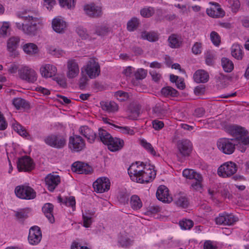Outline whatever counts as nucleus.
<instances>
[{
  "label": "nucleus",
  "mask_w": 249,
  "mask_h": 249,
  "mask_svg": "<svg viewBox=\"0 0 249 249\" xmlns=\"http://www.w3.org/2000/svg\"><path fill=\"white\" fill-rule=\"evenodd\" d=\"M18 17L25 21L30 23V25L25 24V27L23 29L24 33L29 35H35L37 29V25L42 24V18L38 12H35L34 16H21L19 15Z\"/></svg>",
  "instance_id": "1"
},
{
  "label": "nucleus",
  "mask_w": 249,
  "mask_h": 249,
  "mask_svg": "<svg viewBox=\"0 0 249 249\" xmlns=\"http://www.w3.org/2000/svg\"><path fill=\"white\" fill-rule=\"evenodd\" d=\"M236 144V140L225 138L219 139L217 142L218 149L223 153L228 155L234 152Z\"/></svg>",
  "instance_id": "2"
},
{
  "label": "nucleus",
  "mask_w": 249,
  "mask_h": 249,
  "mask_svg": "<svg viewBox=\"0 0 249 249\" xmlns=\"http://www.w3.org/2000/svg\"><path fill=\"white\" fill-rule=\"evenodd\" d=\"M68 147L72 153L79 152L85 148V141L80 136L74 134L69 137Z\"/></svg>",
  "instance_id": "3"
},
{
  "label": "nucleus",
  "mask_w": 249,
  "mask_h": 249,
  "mask_svg": "<svg viewBox=\"0 0 249 249\" xmlns=\"http://www.w3.org/2000/svg\"><path fill=\"white\" fill-rule=\"evenodd\" d=\"M156 175V172L153 166L145 165L136 182L140 183L149 182L154 179Z\"/></svg>",
  "instance_id": "4"
},
{
  "label": "nucleus",
  "mask_w": 249,
  "mask_h": 249,
  "mask_svg": "<svg viewBox=\"0 0 249 249\" xmlns=\"http://www.w3.org/2000/svg\"><path fill=\"white\" fill-rule=\"evenodd\" d=\"M44 142L47 145L57 149L63 148L66 145V138L61 135L48 136L45 138Z\"/></svg>",
  "instance_id": "5"
},
{
  "label": "nucleus",
  "mask_w": 249,
  "mask_h": 249,
  "mask_svg": "<svg viewBox=\"0 0 249 249\" xmlns=\"http://www.w3.org/2000/svg\"><path fill=\"white\" fill-rule=\"evenodd\" d=\"M15 193L18 197L24 199H34L36 196L35 191L29 186H18L15 189Z\"/></svg>",
  "instance_id": "6"
},
{
  "label": "nucleus",
  "mask_w": 249,
  "mask_h": 249,
  "mask_svg": "<svg viewBox=\"0 0 249 249\" xmlns=\"http://www.w3.org/2000/svg\"><path fill=\"white\" fill-rule=\"evenodd\" d=\"M85 71L89 77L95 78L100 73V67L95 58H90L85 67Z\"/></svg>",
  "instance_id": "7"
},
{
  "label": "nucleus",
  "mask_w": 249,
  "mask_h": 249,
  "mask_svg": "<svg viewBox=\"0 0 249 249\" xmlns=\"http://www.w3.org/2000/svg\"><path fill=\"white\" fill-rule=\"evenodd\" d=\"M19 77L29 83H34L37 80V74L32 69L24 66L18 70Z\"/></svg>",
  "instance_id": "8"
},
{
  "label": "nucleus",
  "mask_w": 249,
  "mask_h": 249,
  "mask_svg": "<svg viewBox=\"0 0 249 249\" xmlns=\"http://www.w3.org/2000/svg\"><path fill=\"white\" fill-rule=\"evenodd\" d=\"M237 170V165L231 161L227 162L221 165L218 169V174L223 178L230 177Z\"/></svg>",
  "instance_id": "9"
},
{
  "label": "nucleus",
  "mask_w": 249,
  "mask_h": 249,
  "mask_svg": "<svg viewBox=\"0 0 249 249\" xmlns=\"http://www.w3.org/2000/svg\"><path fill=\"white\" fill-rule=\"evenodd\" d=\"M17 168L19 172H29L34 168L32 159L29 156H24L18 159Z\"/></svg>",
  "instance_id": "10"
},
{
  "label": "nucleus",
  "mask_w": 249,
  "mask_h": 249,
  "mask_svg": "<svg viewBox=\"0 0 249 249\" xmlns=\"http://www.w3.org/2000/svg\"><path fill=\"white\" fill-rule=\"evenodd\" d=\"M178 152L177 156L186 157L191 153L192 150V144L191 142L187 139H183L178 141L177 143Z\"/></svg>",
  "instance_id": "11"
},
{
  "label": "nucleus",
  "mask_w": 249,
  "mask_h": 249,
  "mask_svg": "<svg viewBox=\"0 0 249 249\" xmlns=\"http://www.w3.org/2000/svg\"><path fill=\"white\" fill-rule=\"evenodd\" d=\"M229 133L236 140H237L249 137L248 136V131L244 127L237 125H231L228 127Z\"/></svg>",
  "instance_id": "12"
},
{
  "label": "nucleus",
  "mask_w": 249,
  "mask_h": 249,
  "mask_svg": "<svg viewBox=\"0 0 249 249\" xmlns=\"http://www.w3.org/2000/svg\"><path fill=\"white\" fill-rule=\"evenodd\" d=\"M110 182L109 179L106 177L98 178L93 183V187L97 193H102L109 190Z\"/></svg>",
  "instance_id": "13"
},
{
  "label": "nucleus",
  "mask_w": 249,
  "mask_h": 249,
  "mask_svg": "<svg viewBox=\"0 0 249 249\" xmlns=\"http://www.w3.org/2000/svg\"><path fill=\"white\" fill-rule=\"evenodd\" d=\"M42 238V233L40 229L37 226L32 227L29 230L28 241L32 245L38 244Z\"/></svg>",
  "instance_id": "14"
},
{
  "label": "nucleus",
  "mask_w": 249,
  "mask_h": 249,
  "mask_svg": "<svg viewBox=\"0 0 249 249\" xmlns=\"http://www.w3.org/2000/svg\"><path fill=\"white\" fill-rule=\"evenodd\" d=\"M210 4L213 6L207 9L206 13L209 16L213 18H220L225 16V12L218 3L211 2Z\"/></svg>",
  "instance_id": "15"
},
{
  "label": "nucleus",
  "mask_w": 249,
  "mask_h": 249,
  "mask_svg": "<svg viewBox=\"0 0 249 249\" xmlns=\"http://www.w3.org/2000/svg\"><path fill=\"white\" fill-rule=\"evenodd\" d=\"M71 170L78 174H89L92 171V168L87 163L80 161L74 162L71 165Z\"/></svg>",
  "instance_id": "16"
},
{
  "label": "nucleus",
  "mask_w": 249,
  "mask_h": 249,
  "mask_svg": "<svg viewBox=\"0 0 249 249\" xmlns=\"http://www.w3.org/2000/svg\"><path fill=\"white\" fill-rule=\"evenodd\" d=\"M84 11L87 15L92 18H100L103 14L101 7L94 4L86 5Z\"/></svg>",
  "instance_id": "17"
},
{
  "label": "nucleus",
  "mask_w": 249,
  "mask_h": 249,
  "mask_svg": "<svg viewBox=\"0 0 249 249\" xmlns=\"http://www.w3.org/2000/svg\"><path fill=\"white\" fill-rule=\"evenodd\" d=\"M215 221L217 224L231 225L237 221V219L232 214L225 213L219 214Z\"/></svg>",
  "instance_id": "18"
},
{
  "label": "nucleus",
  "mask_w": 249,
  "mask_h": 249,
  "mask_svg": "<svg viewBox=\"0 0 249 249\" xmlns=\"http://www.w3.org/2000/svg\"><path fill=\"white\" fill-rule=\"evenodd\" d=\"M157 198L162 202L169 203L172 201V198L169 194L168 189L164 185L159 187L157 193Z\"/></svg>",
  "instance_id": "19"
},
{
  "label": "nucleus",
  "mask_w": 249,
  "mask_h": 249,
  "mask_svg": "<svg viewBox=\"0 0 249 249\" xmlns=\"http://www.w3.org/2000/svg\"><path fill=\"white\" fill-rule=\"evenodd\" d=\"M45 180L48 189L51 192H53L60 182V178L57 175L49 174Z\"/></svg>",
  "instance_id": "20"
},
{
  "label": "nucleus",
  "mask_w": 249,
  "mask_h": 249,
  "mask_svg": "<svg viewBox=\"0 0 249 249\" xmlns=\"http://www.w3.org/2000/svg\"><path fill=\"white\" fill-rule=\"evenodd\" d=\"M67 68V75L69 78H73L78 75L79 72V69L78 65L75 60L70 59L68 60Z\"/></svg>",
  "instance_id": "21"
},
{
  "label": "nucleus",
  "mask_w": 249,
  "mask_h": 249,
  "mask_svg": "<svg viewBox=\"0 0 249 249\" xmlns=\"http://www.w3.org/2000/svg\"><path fill=\"white\" fill-rule=\"evenodd\" d=\"M20 41V38L18 36L10 37L7 41V46L8 51L11 53V55L15 57L18 53L17 52Z\"/></svg>",
  "instance_id": "22"
},
{
  "label": "nucleus",
  "mask_w": 249,
  "mask_h": 249,
  "mask_svg": "<svg viewBox=\"0 0 249 249\" xmlns=\"http://www.w3.org/2000/svg\"><path fill=\"white\" fill-rule=\"evenodd\" d=\"M59 3L62 7L71 8L74 6L75 0H59ZM55 3V0H44V5L48 10H51Z\"/></svg>",
  "instance_id": "23"
},
{
  "label": "nucleus",
  "mask_w": 249,
  "mask_h": 249,
  "mask_svg": "<svg viewBox=\"0 0 249 249\" xmlns=\"http://www.w3.org/2000/svg\"><path fill=\"white\" fill-rule=\"evenodd\" d=\"M138 162H136L135 163H132L128 169V174L133 181H137V179L138 176H139L142 170L141 169V166H142V164L143 163H142L141 165H138Z\"/></svg>",
  "instance_id": "24"
},
{
  "label": "nucleus",
  "mask_w": 249,
  "mask_h": 249,
  "mask_svg": "<svg viewBox=\"0 0 249 249\" xmlns=\"http://www.w3.org/2000/svg\"><path fill=\"white\" fill-rule=\"evenodd\" d=\"M168 106L165 103H157L153 107L152 111L157 117L161 118L168 113Z\"/></svg>",
  "instance_id": "25"
},
{
  "label": "nucleus",
  "mask_w": 249,
  "mask_h": 249,
  "mask_svg": "<svg viewBox=\"0 0 249 249\" xmlns=\"http://www.w3.org/2000/svg\"><path fill=\"white\" fill-rule=\"evenodd\" d=\"M81 134L87 139L90 143H93L97 139V134L87 126H82L79 129Z\"/></svg>",
  "instance_id": "26"
},
{
  "label": "nucleus",
  "mask_w": 249,
  "mask_h": 249,
  "mask_svg": "<svg viewBox=\"0 0 249 249\" xmlns=\"http://www.w3.org/2000/svg\"><path fill=\"white\" fill-rule=\"evenodd\" d=\"M40 71L41 75L45 78L52 77L57 72L56 68L51 64H45L41 67Z\"/></svg>",
  "instance_id": "27"
},
{
  "label": "nucleus",
  "mask_w": 249,
  "mask_h": 249,
  "mask_svg": "<svg viewBox=\"0 0 249 249\" xmlns=\"http://www.w3.org/2000/svg\"><path fill=\"white\" fill-rule=\"evenodd\" d=\"M108 149L112 152L118 151L121 149L124 145V142L122 139L118 138H113L110 140L107 144Z\"/></svg>",
  "instance_id": "28"
},
{
  "label": "nucleus",
  "mask_w": 249,
  "mask_h": 249,
  "mask_svg": "<svg viewBox=\"0 0 249 249\" xmlns=\"http://www.w3.org/2000/svg\"><path fill=\"white\" fill-rule=\"evenodd\" d=\"M53 30L58 33H63L67 27L66 22L60 18H56L52 20Z\"/></svg>",
  "instance_id": "29"
},
{
  "label": "nucleus",
  "mask_w": 249,
  "mask_h": 249,
  "mask_svg": "<svg viewBox=\"0 0 249 249\" xmlns=\"http://www.w3.org/2000/svg\"><path fill=\"white\" fill-rule=\"evenodd\" d=\"M209 78V75L207 72L203 70L196 71L194 74V79L197 83H206Z\"/></svg>",
  "instance_id": "30"
},
{
  "label": "nucleus",
  "mask_w": 249,
  "mask_h": 249,
  "mask_svg": "<svg viewBox=\"0 0 249 249\" xmlns=\"http://www.w3.org/2000/svg\"><path fill=\"white\" fill-rule=\"evenodd\" d=\"M100 105L102 109L107 112H114L118 110V106L114 101H101Z\"/></svg>",
  "instance_id": "31"
},
{
  "label": "nucleus",
  "mask_w": 249,
  "mask_h": 249,
  "mask_svg": "<svg viewBox=\"0 0 249 249\" xmlns=\"http://www.w3.org/2000/svg\"><path fill=\"white\" fill-rule=\"evenodd\" d=\"M42 210L49 221L51 223H53L54 222V218L53 214V205L50 203H46L43 206Z\"/></svg>",
  "instance_id": "32"
},
{
  "label": "nucleus",
  "mask_w": 249,
  "mask_h": 249,
  "mask_svg": "<svg viewBox=\"0 0 249 249\" xmlns=\"http://www.w3.org/2000/svg\"><path fill=\"white\" fill-rule=\"evenodd\" d=\"M112 138L111 135L106 130L101 128L98 129V134L97 136V140L102 142L104 144L107 145Z\"/></svg>",
  "instance_id": "33"
},
{
  "label": "nucleus",
  "mask_w": 249,
  "mask_h": 249,
  "mask_svg": "<svg viewBox=\"0 0 249 249\" xmlns=\"http://www.w3.org/2000/svg\"><path fill=\"white\" fill-rule=\"evenodd\" d=\"M13 105L17 109H28L30 107L29 103L21 98H15L13 100Z\"/></svg>",
  "instance_id": "34"
},
{
  "label": "nucleus",
  "mask_w": 249,
  "mask_h": 249,
  "mask_svg": "<svg viewBox=\"0 0 249 249\" xmlns=\"http://www.w3.org/2000/svg\"><path fill=\"white\" fill-rule=\"evenodd\" d=\"M169 46L172 48H178L180 47L182 41L180 37L176 34H172L168 39Z\"/></svg>",
  "instance_id": "35"
},
{
  "label": "nucleus",
  "mask_w": 249,
  "mask_h": 249,
  "mask_svg": "<svg viewBox=\"0 0 249 249\" xmlns=\"http://www.w3.org/2000/svg\"><path fill=\"white\" fill-rule=\"evenodd\" d=\"M22 48L24 52L29 55L35 54L38 52L37 45L33 43H25Z\"/></svg>",
  "instance_id": "36"
},
{
  "label": "nucleus",
  "mask_w": 249,
  "mask_h": 249,
  "mask_svg": "<svg viewBox=\"0 0 249 249\" xmlns=\"http://www.w3.org/2000/svg\"><path fill=\"white\" fill-rule=\"evenodd\" d=\"M161 94L165 97H177L178 95V91L170 86L163 87L160 90Z\"/></svg>",
  "instance_id": "37"
},
{
  "label": "nucleus",
  "mask_w": 249,
  "mask_h": 249,
  "mask_svg": "<svg viewBox=\"0 0 249 249\" xmlns=\"http://www.w3.org/2000/svg\"><path fill=\"white\" fill-rule=\"evenodd\" d=\"M141 37L150 42H155L159 39V35L155 32L144 31L141 34Z\"/></svg>",
  "instance_id": "38"
},
{
  "label": "nucleus",
  "mask_w": 249,
  "mask_h": 249,
  "mask_svg": "<svg viewBox=\"0 0 249 249\" xmlns=\"http://www.w3.org/2000/svg\"><path fill=\"white\" fill-rule=\"evenodd\" d=\"M183 176L190 179H201V174L193 169H185L183 171Z\"/></svg>",
  "instance_id": "39"
},
{
  "label": "nucleus",
  "mask_w": 249,
  "mask_h": 249,
  "mask_svg": "<svg viewBox=\"0 0 249 249\" xmlns=\"http://www.w3.org/2000/svg\"><path fill=\"white\" fill-rule=\"evenodd\" d=\"M231 54L236 59H242L243 55L241 46L237 44H233L231 48Z\"/></svg>",
  "instance_id": "40"
},
{
  "label": "nucleus",
  "mask_w": 249,
  "mask_h": 249,
  "mask_svg": "<svg viewBox=\"0 0 249 249\" xmlns=\"http://www.w3.org/2000/svg\"><path fill=\"white\" fill-rule=\"evenodd\" d=\"M57 199L59 203H62L66 206L71 207L73 209L75 207V199L74 196H71L63 198L59 196H58Z\"/></svg>",
  "instance_id": "41"
},
{
  "label": "nucleus",
  "mask_w": 249,
  "mask_h": 249,
  "mask_svg": "<svg viewBox=\"0 0 249 249\" xmlns=\"http://www.w3.org/2000/svg\"><path fill=\"white\" fill-rule=\"evenodd\" d=\"M221 62L222 68L225 72H231L233 70V63L230 59L223 57Z\"/></svg>",
  "instance_id": "42"
},
{
  "label": "nucleus",
  "mask_w": 249,
  "mask_h": 249,
  "mask_svg": "<svg viewBox=\"0 0 249 249\" xmlns=\"http://www.w3.org/2000/svg\"><path fill=\"white\" fill-rule=\"evenodd\" d=\"M118 243L121 247L127 248L132 245L133 242L126 234H122L119 238Z\"/></svg>",
  "instance_id": "43"
},
{
  "label": "nucleus",
  "mask_w": 249,
  "mask_h": 249,
  "mask_svg": "<svg viewBox=\"0 0 249 249\" xmlns=\"http://www.w3.org/2000/svg\"><path fill=\"white\" fill-rule=\"evenodd\" d=\"M130 205L133 210H137L142 207V203L138 196L133 195L130 198Z\"/></svg>",
  "instance_id": "44"
},
{
  "label": "nucleus",
  "mask_w": 249,
  "mask_h": 249,
  "mask_svg": "<svg viewBox=\"0 0 249 249\" xmlns=\"http://www.w3.org/2000/svg\"><path fill=\"white\" fill-rule=\"evenodd\" d=\"M249 144V137L237 140L236 145L242 152H244Z\"/></svg>",
  "instance_id": "45"
},
{
  "label": "nucleus",
  "mask_w": 249,
  "mask_h": 249,
  "mask_svg": "<svg viewBox=\"0 0 249 249\" xmlns=\"http://www.w3.org/2000/svg\"><path fill=\"white\" fill-rule=\"evenodd\" d=\"M109 32V28L105 25H100L95 26V33L98 36H106L108 33Z\"/></svg>",
  "instance_id": "46"
},
{
  "label": "nucleus",
  "mask_w": 249,
  "mask_h": 249,
  "mask_svg": "<svg viewBox=\"0 0 249 249\" xmlns=\"http://www.w3.org/2000/svg\"><path fill=\"white\" fill-rule=\"evenodd\" d=\"M140 23L139 20L136 18H133L129 20L127 24V30L129 31H133L138 26Z\"/></svg>",
  "instance_id": "47"
},
{
  "label": "nucleus",
  "mask_w": 249,
  "mask_h": 249,
  "mask_svg": "<svg viewBox=\"0 0 249 249\" xmlns=\"http://www.w3.org/2000/svg\"><path fill=\"white\" fill-rule=\"evenodd\" d=\"M205 63L207 65L213 66L214 64V54L211 51H207L205 53Z\"/></svg>",
  "instance_id": "48"
},
{
  "label": "nucleus",
  "mask_w": 249,
  "mask_h": 249,
  "mask_svg": "<svg viewBox=\"0 0 249 249\" xmlns=\"http://www.w3.org/2000/svg\"><path fill=\"white\" fill-rule=\"evenodd\" d=\"M15 216L17 220L21 223L28 217V212L24 209L15 212Z\"/></svg>",
  "instance_id": "49"
},
{
  "label": "nucleus",
  "mask_w": 249,
  "mask_h": 249,
  "mask_svg": "<svg viewBox=\"0 0 249 249\" xmlns=\"http://www.w3.org/2000/svg\"><path fill=\"white\" fill-rule=\"evenodd\" d=\"M141 107L139 105H135L132 107L130 109V112L131 115L129 116V118L130 119H136L140 114Z\"/></svg>",
  "instance_id": "50"
},
{
  "label": "nucleus",
  "mask_w": 249,
  "mask_h": 249,
  "mask_svg": "<svg viewBox=\"0 0 249 249\" xmlns=\"http://www.w3.org/2000/svg\"><path fill=\"white\" fill-rule=\"evenodd\" d=\"M141 144L148 152L150 153L152 155H156V152L155 150L150 143L147 142L145 140H142L141 141Z\"/></svg>",
  "instance_id": "51"
},
{
  "label": "nucleus",
  "mask_w": 249,
  "mask_h": 249,
  "mask_svg": "<svg viewBox=\"0 0 249 249\" xmlns=\"http://www.w3.org/2000/svg\"><path fill=\"white\" fill-rule=\"evenodd\" d=\"M179 226L182 230H189L194 225L193 222L191 220H182L179 222Z\"/></svg>",
  "instance_id": "52"
},
{
  "label": "nucleus",
  "mask_w": 249,
  "mask_h": 249,
  "mask_svg": "<svg viewBox=\"0 0 249 249\" xmlns=\"http://www.w3.org/2000/svg\"><path fill=\"white\" fill-rule=\"evenodd\" d=\"M210 38L213 43L216 46L219 45L221 39L220 36L218 33L215 31H213L210 34Z\"/></svg>",
  "instance_id": "53"
},
{
  "label": "nucleus",
  "mask_w": 249,
  "mask_h": 249,
  "mask_svg": "<svg viewBox=\"0 0 249 249\" xmlns=\"http://www.w3.org/2000/svg\"><path fill=\"white\" fill-rule=\"evenodd\" d=\"M175 203L177 205L182 208H186L188 205V201L185 196H180L178 197Z\"/></svg>",
  "instance_id": "54"
},
{
  "label": "nucleus",
  "mask_w": 249,
  "mask_h": 249,
  "mask_svg": "<svg viewBox=\"0 0 249 249\" xmlns=\"http://www.w3.org/2000/svg\"><path fill=\"white\" fill-rule=\"evenodd\" d=\"M202 44L201 42H196L193 45L192 52L195 55L200 54L202 53Z\"/></svg>",
  "instance_id": "55"
},
{
  "label": "nucleus",
  "mask_w": 249,
  "mask_h": 249,
  "mask_svg": "<svg viewBox=\"0 0 249 249\" xmlns=\"http://www.w3.org/2000/svg\"><path fill=\"white\" fill-rule=\"evenodd\" d=\"M115 96L120 101H124L128 98V94L127 92L119 90L115 93Z\"/></svg>",
  "instance_id": "56"
},
{
  "label": "nucleus",
  "mask_w": 249,
  "mask_h": 249,
  "mask_svg": "<svg viewBox=\"0 0 249 249\" xmlns=\"http://www.w3.org/2000/svg\"><path fill=\"white\" fill-rule=\"evenodd\" d=\"M147 71L143 69H138L135 72L134 75L137 79H143L146 76Z\"/></svg>",
  "instance_id": "57"
},
{
  "label": "nucleus",
  "mask_w": 249,
  "mask_h": 249,
  "mask_svg": "<svg viewBox=\"0 0 249 249\" xmlns=\"http://www.w3.org/2000/svg\"><path fill=\"white\" fill-rule=\"evenodd\" d=\"M113 125L114 127L121 129L122 132L124 134H128L130 135H133L135 134L134 130L131 129L130 127L128 126H119L115 124H113Z\"/></svg>",
  "instance_id": "58"
},
{
  "label": "nucleus",
  "mask_w": 249,
  "mask_h": 249,
  "mask_svg": "<svg viewBox=\"0 0 249 249\" xmlns=\"http://www.w3.org/2000/svg\"><path fill=\"white\" fill-rule=\"evenodd\" d=\"M141 15L145 18H149L151 17L154 13V11L153 8H143L140 11Z\"/></svg>",
  "instance_id": "59"
},
{
  "label": "nucleus",
  "mask_w": 249,
  "mask_h": 249,
  "mask_svg": "<svg viewBox=\"0 0 249 249\" xmlns=\"http://www.w3.org/2000/svg\"><path fill=\"white\" fill-rule=\"evenodd\" d=\"M196 180L195 182L192 184L191 186L193 189L196 190H200L202 187V182L203 181L202 176L201 175V179H194Z\"/></svg>",
  "instance_id": "60"
},
{
  "label": "nucleus",
  "mask_w": 249,
  "mask_h": 249,
  "mask_svg": "<svg viewBox=\"0 0 249 249\" xmlns=\"http://www.w3.org/2000/svg\"><path fill=\"white\" fill-rule=\"evenodd\" d=\"M76 32L82 39H87L89 36V35L87 33V30L83 27H78L76 29Z\"/></svg>",
  "instance_id": "61"
},
{
  "label": "nucleus",
  "mask_w": 249,
  "mask_h": 249,
  "mask_svg": "<svg viewBox=\"0 0 249 249\" xmlns=\"http://www.w3.org/2000/svg\"><path fill=\"white\" fill-rule=\"evenodd\" d=\"M8 123H7L3 114L0 111V130H4L7 128Z\"/></svg>",
  "instance_id": "62"
},
{
  "label": "nucleus",
  "mask_w": 249,
  "mask_h": 249,
  "mask_svg": "<svg viewBox=\"0 0 249 249\" xmlns=\"http://www.w3.org/2000/svg\"><path fill=\"white\" fill-rule=\"evenodd\" d=\"M88 80L89 79L86 75H83L80 78L79 86L80 89H83L85 88Z\"/></svg>",
  "instance_id": "63"
},
{
  "label": "nucleus",
  "mask_w": 249,
  "mask_h": 249,
  "mask_svg": "<svg viewBox=\"0 0 249 249\" xmlns=\"http://www.w3.org/2000/svg\"><path fill=\"white\" fill-rule=\"evenodd\" d=\"M153 128L157 130H160L164 126V123L163 122L155 120L152 122Z\"/></svg>",
  "instance_id": "64"
}]
</instances>
